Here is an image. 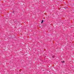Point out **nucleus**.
I'll return each instance as SVG.
<instances>
[{"label": "nucleus", "instance_id": "1", "mask_svg": "<svg viewBox=\"0 0 74 74\" xmlns=\"http://www.w3.org/2000/svg\"><path fill=\"white\" fill-rule=\"evenodd\" d=\"M44 22V20H42V22H41V23H43Z\"/></svg>", "mask_w": 74, "mask_h": 74}, {"label": "nucleus", "instance_id": "2", "mask_svg": "<svg viewBox=\"0 0 74 74\" xmlns=\"http://www.w3.org/2000/svg\"><path fill=\"white\" fill-rule=\"evenodd\" d=\"M14 11H13V12H13V13H14Z\"/></svg>", "mask_w": 74, "mask_h": 74}, {"label": "nucleus", "instance_id": "3", "mask_svg": "<svg viewBox=\"0 0 74 74\" xmlns=\"http://www.w3.org/2000/svg\"><path fill=\"white\" fill-rule=\"evenodd\" d=\"M54 56H52V57L53 58H55V57H54Z\"/></svg>", "mask_w": 74, "mask_h": 74}, {"label": "nucleus", "instance_id": "4", "mask_svg": "<svg viewBox=\"0 0 74 74\" xmlns=\"http://www.w3.org/2000/svg\"><path fill=\"white\" fill-rule=\"evenodd\" d=\"M64 61H63V62H62V63H64Z\"/></svg>", "mask_w": 74, "mask_h": 74}, {"label": "nucleus", "instance_id": "5", "mask_svg": "<svg viewBox=\"0 0 74 74\" xmlns=\"http://www.w3.org/2000/svg\"><path fill=\"white\" fill-rule=\"evenodd\" d=\"M68 7H66V8H67Z\"/></svg>", "mask_w": 74, "mask_h": 74}]
</instances>
